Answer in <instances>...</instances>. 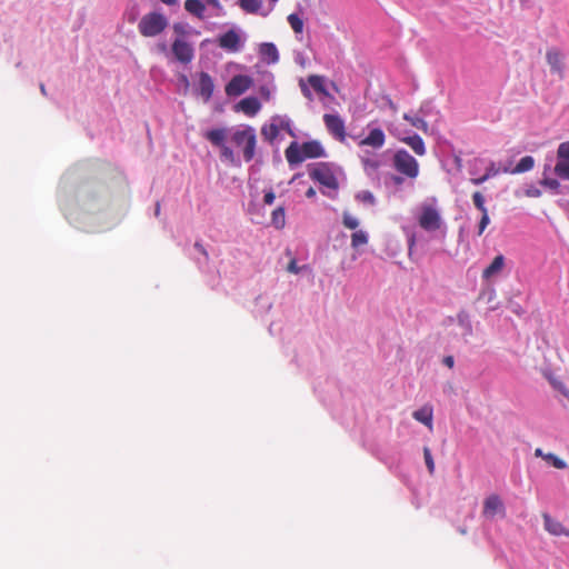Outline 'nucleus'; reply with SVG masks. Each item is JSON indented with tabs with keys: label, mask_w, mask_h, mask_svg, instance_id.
Instances as JSON below:
<instances>
[{
	"label": "nucleus",
	"mask_w": 569,
	"mask_h": 569,
	"mask_svg": "<svg viewBox=\"0 0 569 569\" xmlns=\"http://www.w3.org/2000/svg\"><path fill=\"white\" fill-rule=\"evenodd\" d=\"M286 159L289 164H298L307 159L325 157V149L317 140H311L299 144L291 142L284 151Z\"/></svg>",
	"instance_id": "f257e3e1"
},
{
	"label": "nucleus",
	"mask_w": 569,
	"mask_h": 569,
	"mask_svg": "<svg viewBox=\"0 0 569 569\" xmlns=\"http://www.w3.org/2000/svg\"><path fill=\"white\" fill-rule=\"evenodd\" d=\"M419 227L427 232H436L443 226V220L437 204V199L425 201L420 204L417 216Z\"/></svg>",
	"instance_id": "f03ea898"
},
{
	"label": "nucleus",
	"mask_w": 569,
	"mask_h": 569,
	"mask_svg": "<svg viewBox=\"0 0 569 569\" xmlns=\"http://www.w3.org/2000/svg\"><path fill=\"white\" fill-rule=\"evenodd\" d=\"M231 141L242 150L246 162H250L254 158L257 136L252 127L247 126L243 129L236 130L231 136Z\"/></svg>",
	"instance_id": "7ed1b4c3"
},
{
	"label": "nucleus",
	"mask_w": 569,
	"mask_h": 569,
	"mask_svg": "<svg viewBox=\"0 0 569 569\" xmlns=\"http://www.w3.org/2000/svg\"><path fill=\"white\" fill-rule=\"evenodd\" d=\"M167 26V18L162 13L153 11L141 18L138 30L143 37H156L160 34Z\"/></svg>",
	"instance_id": "20e7f679"
},
{
	"label": "nucleus",
	"mask_w": 569,
	"mask_h": 569,
	"mask_svg": "<svg viewBox=\"0 0 569 569\" xmlns=\"http://www.w3.org/2000/svg\"><path fill=\"white\" fill-rule=\"evenodd\" d=\"M393 168L401 174L415 179L419 174L418 161L405 149L397 150L392 159Z\"/></svg>",
	"instance_id": "39448f33"
},
{
	"label": "nucleus",
	"mask_w": 569,
	"mask_h": 569,
	"mask_svg": "<svg viewBox=\"0 0 569 569\" xmlns=\"http://www.w3.org/2000/svg\"><path fill=\"white\" fill-rule=\"evenodd\" d=\"M204 137L213 146H216L220 149V157L224 161H227L233 166L238 164V161L236 159V154H234L233 150L226 144L227 129L218 128V129L209 130L204 133Z\"/></svg>",
	"instance_id": "423d86ee"
},
{
	"label": "nucleus",
	"mask_w": 569,
	"mask_h": 569,
	"mask_svg": "<svg viewBox=\"0 0 569 569\" xmlns=\"http://www.w3.org/2000/svg\"><path fill=\"white\" fill-rule=\"evenodd\" d=\"M309 176L312 180L319 182L320 184L336 190L339 187L338 180L332 172L331 168L325 163H316L312 168L309 169Z\"/></svg>",
	"instance_id": "0eeeda50"
},
{
	"label": "nucleus",
	"mask_w": 569,
	"mask_h": 569,
	"mask_svg": "<svg viewBox=\"0 0 569 569\" xmlns=\"http://www.w3.org/2000/svg\"><path fill=\"white\" fill-rule=\"evenodd\" d=\"M253 79L246 74H237L226 84L224 91L228 97H238L249 90Z\"/></svg>",
	"instance_id": "6e6552de"
},
{
	"label": "nucleus",
	"mask_w": 569,
	"mask_h": 569,
	"mask_svg": "<svg viewBox=\"0 0 569 569\" xmlns=\"http://www.w3.org/2000/svg\"><path fill=\"white\" fill-rule=\"evenodd\" d=\"M553 170L558 177L569 180V141L558 146L557 163Z\"/></svg>",
	"instance_id": "1a4fd4ad"
},
{
	"label": "nucleus",
	"mask_w": 569,
	"mask_h": 569,
	"mask_svg": "<svg viewBox=\"0 0 569 569\" xmlns=\"http://www.w3.org/2000/svg\"><path fill=\"white\" fill-rule=\"evenodd\" d=\"M171 51L174 58L183 64L190 63L194 58L192 46L183 39H176L172 42Z\"/></svg>",
	"instance_id": "9d476101"
},
{
	"label": "nucleus",
	"mask_w": 569,
	"mask_h": 569,
	"mask_svg": "<svg viewBox=\"0 0 569 569\" xmlns=\"http://www.w3.org/2000/svg\"><path fill=\"white\" fill-rule=\"evenodd\" d=\"M323 122L328 131L338 140L343 141L346 138V128L342 119L338 114L326 113Z\"/></svg>",
	"instance_id": "9b49d317"
},
{
	"label": "nucleus",
	"mask_w": 569,
	"mask_h": 569,
	"mask_svg": "<svg viewBox=\"0 0 569 569\" xmlns=\"http://www.w3.org/2000/svg\"><path fill=\"white\" fill-rule=\"evenodd\" d=\"M214 83L211 76L207 72L199 73L198 92L204 102H208L213 93Z\"/></svg>",
	"instance_id": "f8f14e48"
},
{
	"label": "nucleus",
	"mask_w": 569,
	"mask_h": 569,
	"mask_svg": "<svg viewBox=\"0 0 569 569\" xmlns=\"http://www.w3.org/2000/svg\"><path fill=\"white\" fill-rule=\"evenodd\" d=\"M385 142V132L380 128H373L369 131L368 136L359 142V146H368L373 149H380L383 147Z\"/></svg>",
	"instance_id": "ddd939ff"
},
{
	"label": "nucleus",
	"mask_w": 569,
	"mask_h": 569,
	"mask_svg": "<svg viewBox=\"0 0 569 569\" xmlns=\"http://www.w3.org/2000/svg\"><path fill=\"white\" fill-rule=\"evenodd\" d=\"M546 59L550 67L551 72L557 73V74L563 73V62H562L563 57H562V53L560 52V50H558L556 48L548 49L547 53H546Z\"/></svg>",
	"instance_id": "4468645a"
},
{
	"label": "nucleus",
	"mask_w": 569,
	"mask_h": 569,
	"mask_svg": "<svg viewBox=\"0 0 569 569\" xmlns=\"http://www.w3.org/2000/svg\"><path fill=\"white\" fill-rule=\"evenodd\" d=\"M505 261L506 259L502 254L496 256L491 263L486 269H483L482 279L489 281L492 278L499 276L505 268Z\"/></svg>",
	"instance_id": "2eb2a0df"
},
{
	"label": "nucleus",
	"mask_w": 569,
	"mask_h": 569,
	"mask_svg": "<svg viewBox=\"0 0 569 569\" xmlns=\"http://www.w3.org/2000/svg\"><path fill=\"white\" fill-rule=\"evenodd\" d=\"M498 512H503V503L499 496L490 495L483 501V515L493 518Z\"/></svg>",
	"instance_id": "dca6fc26"
},
{
	"label": "nucleus",
	"mask_w": 569,
	"mask_h": 569,
	"mask_svg": "<svg viewBox=\"0 0 569 569\" xmlns=\"http://www.w3.org/2000/svg\"><path fill=\"white\" fill-rule=\"evenodd\" d=\"M261 109V103L256 97H247L238 102L237 110L249 117L256 116Z\"/></svg>",
	"instance_id": "f3484780"
},
{
	"label": "nucleus",
	"mask_w": 569,
	"mask_h": 569,
	"mask_svg": "<svg viewBox=\"0 0 569 569\" xmlns=\"http://www.w3.org/2000/svg\"><path fill=\"white\" fill-rule=\"evenodd\" d=\"M219 46L230 51H238L240 46V37L234 30H229L219 37Z\"/></svg>",
	"instance_id": "a211bd4d"
},
{
	"label": "nucleus",
	"mask_w": 569,
	"mask_h": 569,
	"mask_svg": "<svg viewBox=\"0 0 569 569\" xmlns=\"http://www.w3.org/2000/svg\"><path fill=\"white\" fill-rule=\"evenodd\" d=\"M543 523L545 529L553 535V536H567L569 537V531L562 526L561 522L552 519L548 513H543Z\"/></svg>",
	"instance_id": "6ab92c4d"
},
{
	"label": "nucleus",
	"mask_w": 569,
	"mask_h": 569,
	"mask_svg": "<svg viewBox=\"0 0 569 569\" xmlns=\"http://www.w3.org/2000/svg\"><path fill=\"white\" fill-rule=\"evenodd\" d=\"M402 142L408 144L417 156H425L427 150L422 138L418 134L403 137L400 139Z\"/></svg>",
	"instance_id": "aec40b11"
},
{
	"label": "nucleus",
	"mask_w": 569,
	"mask_h": 569,
	"mask_svg": "<svg viewBox=\"0 0 569 569\" xmlns=\"http://www.w3.org/2000/svg\"><path fill=\"white\" fill-rule=\"evenodd\" d=\"M259 53L262 58L267 59L268 62H277L279 60V52L277 47L271 42H264L260 44Z\"/></svg>",
	"instance_id": "412c9836"
},
{
	"label": "nucleus",
	"mask_w": 569,
	"mask_h": 569,
	"mask_svg": "<svg viewBox=\"0 0 569 569\" xmlns=\"http://www.w3.org/2000/svg\"><path fill=\"white\" fill-rule=\"evenodd\" d=\"M412 417L423 423L425 426L431 428L432 426V409L428 407H423L419 410L413 411Z\"/></svg>",
	"instance_id": "4be33fe9"
},
{
	"label": "nucleus",
	"mask_w": 569,
	"mask_h": 569,
	"mask_svg": "<svg viewBox=\"0 0 569 569\" xmlns=\"http://www.w3.org/2000/svg\"><path fill=\"white\" fill-rule=\"evenodd\" d=\"M184 9L198 18H203L206 7L200 0H186Z\"/></svg>",
	"instance_id": "5701e85b"
},
{
	"label": "nucleus",
	"mask_w": 569,
	"mask_h": 569,
	"mask_svg": "<svg viewBox=\"0 0 569 569\" xmlns=\"http://www.w3.org/2000/svg\"><path fill=\"white\" fill-rule=\"evenodd\" d=\"M273 124H276L278 132L280 130H283L288 132L291 137H295V131L291 128V121L287 117L277 116L273 117L272 120Z\"/></svg>",
	"instance_id": "b1692460"
},
{
	"label": "nucleus",
	"mask_w": 569,
	"mask_h": 569,
	"mask_svg": "<svg viewBox=\"0 0 569 569\" xmlns=\"http://www.w3.org/2000/svg\"><path fill=\"white\" fill-rule=\"evenodd\" d=\"M535 166V159L531 156H526L520 159V161L517 163L515 169L512 170V173H522L526 171H529Z\"/></svg>",
	"instance_id": "393cba45"
},
{
	"label": "nucleus",
	"mask_w": 569,
	"mask_h": 569,
	"mask_svg": "<svg viewBox=\"0 0 569 569\" xmlns=\"http://www.w3.org/2000/svg\"><path fill=\"white\" fill-rule=\"evenodd\" d=\"M261 136L263 137L264 140L272 143L279 136L276 124H273V122L271 121L269 124L262 126Z\"/></svg>",
	"instance_id": "a878e982"
},
{
	"label": "nucleus",
	"mask_w": 569,
	"mask_h": 569,
	"mask_svg": "<svg viewBox=\"0 0 569 569\" xmlns=\"http://www.w3.org/2000/svg\"><path fill=\"white\" fill-rule=\"evenodd\" d=\"M271 221H272V224L277 229H282L284 227V224H286V213H284V209L282 207H278L277 209H274L272 211Z\"/></svg>",
	"instance_id": "bb28decb"
},
{
	"label": "nucleus",
	"mask_w": 569,
	"mask_h": 569,
	"mask_svg": "<svg viewBox=\"0 0 569 569\" xmlns=\"http://www.w3.org/2000/svg\"><path fill=\"white\" fill-rule=\"evenodd\" d=\"M239 7L247 13H257L261 7V0H239Z\"/></svg>",
	"instance_id": "cd10ccee"
},
{
	"label": "nucleus",
	"mask_w": 569,
	"mask_h": 569,
	"mask_svg": "<svg viewBox=\"0 0 569 569\" xmlns=\"http://www.w3.org/2000/svg\"><path fill=\"white\" fill-rule=\"evenodd\" d=\"M368 243V234L363 230H358L351 234V247L357 249Z\"/></svg>",
	"instance_id": "c85d7f7f"
},
{
	"label": "nucleus",
	"mask_w": 569,
	"mask_h": 569,
	"mask_svg": "<svg viewBox=\"0 0 569 569\" xmlns=\"http://www.w3.org/2000/svg\"><path fill=\"white\" fill-rule=\"evenodd\" d=\"M498 169L496 168L495 162H490L489 167L486 170V173L479 178H472L470 181L471 183L479 186L487 181L490 177H493L498 173Z\"/></svg>",
	"instance_id": "c756f323"
},
{
	"label": "nucleus",
	"mask_w": 569,
	"mask_h": 569,
	"mask_svg": "<svg viewBox=\"0 0 569 569\" xmlns=\"http://www.w3.org/2000/svg\"><path fill=\"white\" fill-rule=\"evenodd\" d=\"M288 23L296 33H302L303 20L297 13H290L287 17Z\"/></svg>",
	"instance_id": "7c9ffc66"
},
{
	"label": "nucleus",
	"mask_w": 569,
	"mask_h": 569,
	"mask_svg": "<svg viewBox=\"0 0 569 569\" xmlns=\"http://www.w3.org/2000/svg\"><path fill=\"white\" fill-rule=\"evenodd\" d=\"M308 83L319 93H325L326 88L323 84V78L318 74H312L308 77Z\"/></svg>",
	"instance_id": "2f4dec72"
},
{
	"label": "nucleus",
	"mask_w": 569,
	"mask_h": 569,
	"mask_svg": "<svg viewBox=\"0 0 569 569\" xmlns=\"http://www.w3.org/2000/svg\"><path fill=\"white\" fill-rule=\"evenodd\" d=\"M403 119L407 120L411 126L416 127L417 129L427 132L428 131V123L422 119L418 117H410L409 114H405Z\"/></svg>",
	"instance_id": "473e14b6"
},
{
	"label": "nucleus",
	"mask_w": 569,
	"mask_h": 569,
	"mask_svg": "<svg viewBox=\"0 0 569 569\" xmlns=\"http://www.w3.org/2000/svg\"><path fill=\"white\" fill-rule=\"evenodd\" d=\"M543 460H546L548 463H550L551 466H553L557 469H566L567 468V463L561 458L557 457L556 455H553L551 452L543 456Z\"/></svg>",
	"instance_id": "72a5a7b5"
},
{
	"label": "nucleus",
	"mask_w": 569,
	"mask_h": 569,
	"mask_svg": "<svg viewBox=\"0 0 569 569\" xmlns=\"http://www.w3.org/2000/svg\"><path fill=\"white\" fill-rule=\"evenodd\" d=\"M342 223L346 228L355 230L359 226V220L351 216L349 212L345 211L342 214Z\"/></svg>",
	"instance_id": "f704fd0d"
},
{
	"label": "nucleus",
	"mask_w": 569,
	"mask_h": 569,
	"mask_svg": "<svg viewBox=\"0 0 569 569\" xmlns=\"http://www.w3.org/2000/svg\"><path fill=\"white\" fill-rule=\"evenodd\" d=\"M472 201H473V204L475 207L480 211V212H485V211H488L486 206H485V197L483 194L480 192V191H476L473 194H472Z\"/></svg>",
	"instance_id": "c9c22d12"
},
{
	"label": "nucleus",
	"mask_w": 569,
	"mask_h": 569,
	"mask_svg": "<svg viewBox=\"0 0 569 569\" xmlns=\"http://www.w3.org/2000/svg\"><path fill=\"white\" fill-rule=\"evenodd\" d=\"M423 457H425V462H426L429 473L433 475L436 467H435V461H433L431 451L428 447L423 448Z\"/></svg>",
	"instance_id": "e433bc0d"
},
{
	"label": "nucleus",
	"mask_w": 569,
	"mask_h": 569,
	"mask_svg": "<svg viewBox=\"0 0 569 569\" xmlns=\"http://www.w3.org/2000/svg\"><path fill=\"white\" fill-rule=\"evenodd\" d=\"M548 379L555 389L559 390L565 397L569 398V390L559 379L551 376Z\"/></svg>",
	"instance_id": "4c0bfd02"
},
{
	"label": "nucleus",
	"mask_w": 569,
	"mask_h": 569,
	"mask_svg": "<svg viewBox=\"0 0 569 569\" xmlns=\"http://www.w3.org/2000/svg\"><path fill=\"white\" fill-rule=\"evenodd\" d=\"M361 161L366 170H378L380 167V162L377 159L362 158Z\"/></svg>",
	"instance_id": "58836bf2"
},
{
	"label": "nucleus",
	"mask_w": 569,
	"mask_h": 569,
	"mask_svg": "<svg viewBox=\"0 0 569 569\" xmlns=\"http://www.w3.org/2000/svg\"><path fill=\"white\" fill-rule=\"evenodd\" d=\"M490 222L488 211L481 212V219L479 221L478 234L481 236Z\"/></svg>",
	"instance_id": "ea45409f"
},
{
	"label": "nucleus",
	"mask_w": 569,
	"mask_h": 569,
	"mask_svg": "<svg viewBox=\"0 0 569 569\" xmlns=\"http://www.w3.org/2000/svg\"><path fill=\"white\" fill-rule=\"evenodd\" d=\"M357 199L369 204L375 203V197L370 191H362L357 194Z\"/></svg>",
	"instance_id": "a19ab883"
},
{
	"label": "nucleus",
	"mask_w": 569,
	"mask_h": 569,
	"mask_svg": "<svg viewBox=\"0 0 569 569\" xmlns=\"http://www.w3.org/2000/svg\"><path fill=\"white\" fill-rule=\"evenodd\" d=\"M541 184L551 189V190H555L557 191L560 187V183L557 179H552V178H545L541 180Z\"/></svg>",
	"instance_id": "79ce46f5"
},
{
	"label": "nucleus",
	"mask_w": 569,
	"mask_h": 569,
	"mask_svg": "<svg viewBox=\"0 0 569 569\" xmlns=\"http://www.w3.org/2000/svg\"><path fill=\"white\" fill-rule=\"evenodd\" d=\"M525 194L530 198H538L541 196V191L536 187H530L525 191Z\"/></svg>",
	"instance_id": "37998d69"
},
{
	"label": "nucleus",
	"mask_w": 569,
	"mask_h": 569,
	"mask_svg": "<svg viewBox=\"0 0 569 569\" xmlns=\"http://www.w3.org/2000/svg\"><path fill=\"white\" fill-rule=\"evenodd\" d=\"M287 270L291 273H298L300 271L296 259H291V261L288 263Z\"/></svg>",
	"instance_id": "c03bdc74"
},
{
	"label": "nucleus",
	"mask_w": 569,
	"mask_h": 569,
	"mask_svg": "<svg viewBox=\"0 0 569 569\" xmlns=\"http://www.w3.org/2000/svg\"><path fill=\"white\" fill-rule=\"evenodd\" d=\"M276 199V196L272 191H269L264 194L263 201L266 204H272Z\"/></svg>",
	"instance_id": "a18cd8bd"
},
{
	"label": "nucleus",
	"mask_w": 569,
	"mask_h": 569,
	"mask_svg": "<svg viewBox=\"0 0 569 569\" xmlns=\"http://www.w3.org/2000/svg\"><path fill=\"white\" fill-rule=\"evenodd\" d=\"M194 248L206 257V259H208V252L206 250V248L200 243V242H196L194 243Z\"/></svg>",
	"instance_id": "49530a36"
},
{
	"label": "nucleus",
	"mask_w": 569,
	"mask_h": 569,
	"mask_svg": "<svg viewBox=\"0 0 569 569\" xmlns=\"http://www.w3.org/2000/svg\"><path fill=\"white\" fill-rule=\"evenodd\" d=\"M443 363L449 367V368H452L453 365H455V360H453V357L452 356H447L443 358Z\"/></svg>",
	"instance_id": "de8ad7c7"
},
{
	"label": "nucleus",
	"mask_w": 569,
	"mask_h": 569,
	"mask_svg": "<svg viewBox=\"0 0 569 569\" xmlns=\"http://www.w3.org/2000/svg\"><path fill=\"white\" fill-rule=\"evenodd\" d=\"M260 94L267 100L270 98V91L267 87L260 88Z\"/></svg>",
	"instance_id": "09e8293b"
},
{
	"label": "nucleus",
	"mask_w": 569,
	"mask_h": 569,
	"mask_svg": "<svg viewBox=\"0 0 569 569\" xmlns=\"http://www.w3.org/2000/svg\"><path fill=\"white\" fill-rule=\"evenodd\" d=\"M301 91L305 94V97L311 98L310 90L308 89V87L305 83H301Z\"/></svg>",
	"instance_id": "8fccbe9b"
},
{
	"label": "nucleus",
	"mask_w": 569,
	"mask_h": 569,
	"mask_svg": "<svg viewBox=\"0 0 569 569\" xmlns=\"http://www.w3.org/2000/svg\"><path fill=\"white\" fill-rule=\"evenodd\" d=\"M315 196H316V190L312 187H309L308 190L306 191V197L313 198Z\"/></svg>",
	"instance_id": "3c124183"
},
{
	"label": "nucleus",
	"mask_w": 569,
	"mask_h": 569,
	"mask_svg": "<svg viewBox=\"0 0 569 569\" xmlns=\"http://www.w3.org/2000/svg\"><path fill=\"white\" fill-rule=\"evenodd\" d=\"M546 455H547V453H543L542 449H540V448H537V449L535 450V456H536V457H540V458H542V459H543V456H546Z\"/></svg>",
	"instance_id": "603ef678"
},
{
	"label": "nucleus",
	"mask_w": 569,
	"mask_h": 569,
	"mask_svg": "<svg viewBox=\"0 0 569 569\" xmlns=\"http://www.w3.org/2000/svg\"><path fill=\"white\" fill-rule=\"evenodd\" d=\"M207 2H208L209 4H211V6H213V7H217V8H219V7H220V3H219V1H218V0H207Z\"/></svg>",
	"instance_id": "864d4df0"
},
{
	"label": "nucleus",
	"mask_w": 569,
	"mask_h": 569,
	"mask_svg": "<svg viewBox=\"0 0 569 569\" xmlns=\"http://www.w3.org/2000/svg\"><path fill=\"white\" fill-rule=\"evenodd\" d=\"M160 1L168 6H171V4H174L178 0H160Z\"/></svg>",
	"instance_id": "5fc2aeb1"
},
{
	"label": "nucleus",
	"mask_w": 569,
	"mask_h": 569,
	"mask_svg": "<svg viewBox=\"0 0 569 569\" xmlns=\"http://www.w3.org/2000/svg\"><path fill=\"white\" fill-rule=\"evenodd\" d=\"M413 246H415V239L412 238V239L410 240V243H409V250H411V248H412Z\"/></svg>",
	"instance_id": "6e6d98bb"
},
{
	"label": "nucleus",
	"mask_w": 569,
	"mask_h": 569,
	"mask_svg": "<svg viewBox=\"0 0 569 569\" xmlns=\"http://www.w3.org/2000/svg\"><path fill=\"white\" fill-rule=\"evenodd\" d=\"M395 181H396L397 183H401V182H402V179H401L400 177H396V178H395Z\"/></svg>",
	"instance_id": "4d7b16f0"
},
{
	"label": "nucleus",
	"mask_w": 569,
	"mask_h": 569,
	"mask_svg": "<svg viewBox=\"0 0 569 569\" xmlns=\"http://www.w3.org/2000/svg\"><path fill=\"white\" fill-rule=\"evenodd\" d=\"M159 212H160V207H159V204H158V206H157V209H156V214L158 216V214H159Z\"/></svg>",
	"instance_id": "13d9d810"
},
{
	"label": "nucleus",
	"mask_w": 569,
	"mask_h": 569,
	"mask_svg": "<svg viewBox=\"0 0 569 569\" xmlns=\"http://www.w3.org/2000/svg\"><path fill=\"white\" fill-rule=\"evenodd\" d=\"M40 88H41L42 93H46L44 86H43V84H41V87H40Z\"/></svg>",
	"instance_id": "bf43d9fd"
}]
</instances>
